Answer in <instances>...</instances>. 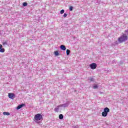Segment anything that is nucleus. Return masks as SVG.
<instances>
[{"label":"nucleus","mask_w":128,"mask_h":128,"mask_svg":"<svg viewBox=\"0 0 128 128\" xmlns=\"http://www.w3.org/2000/svg\"><path fill=\"white\" fill-rule=\"evenodd\" d=\"M44 120L42 118V115L40 114H38L34 116V120L35 122L37 124H40V121L42 122Z\"/></svg>","instance_id":"nucleus-1"},{"label":"nucleus","mask_w":128,"mask_h":128,"mask_svg":"<svg viewBox=\"0 0 128 128\" xmlns=\"http://www.w3.org/2000/svg\"><path fill=\"white\" fill-rule=\"evenodd\" d=\"M128 39V36L126 34H122L120 37L118 38V42L120 44H122V42H126Z\"/></svg>","instance_id":"nucleus-2"},{"label":"nucleus","mask_w":128,"mask_h":128,"mask_svg":"<svg viewBox=\"0 0 128 128\" xmlns=\"http://www.w3.org/2000/svg\"><path fill=\"white\" fill-rule=\"evenodd\" d=\"M108 112H110V108L106 107L104 108V112H102V116H108Z\"/></svg>","instance_id":"nucleus-3"},{"label":"nucleus","mask_w":128,"mask_h":128,"mask_svg":"<svg viewBox=\"0 0 128 128\" xmlns=\"http://www.w3.org/2000/svg\"><path fill=\"white\" fill-rule=\"evenodd\" d=\"M90 66L91 70H96L98 65H96V63H92L90 64Z\"/></svg>","instance_id":"nucleus-4"},{"label":"nucleus","mask_w":128,"mask_h":128,"mask_svg":"<svg viewBox=\"0 0 128 128\" xmlns=\"http://www.w3.org/2000/svg\"><path fill=\"white\" fill-rule=\"evenodd\" d=\"M8 98H12V100L14 99V94L13 93H8Z\"/></svg>","instance_id":"nucleus-5"},{"label":"nucleus","mask_w":128,"mask_h":128,"mask_svg":"<svg viewBox=\"0 0 128 128\" xmlns=\"http://www.w3.org/2000/svg\"><path fill=\"white\" fill-rule=\"evenodd\" d=\"M26 106V104H22L19 105L17 106L16 110H20V108H22L23 106Z\"/></svg>","instance_id":"nucleus-6"},{"label":"nucleus","mask_w":128,"mask_h":128,"mask_svg":"<svg viewBox=\"0 0 128 128\" xmlns=\"http://www.w3.org/2000/svg\"><path fill=\"white\" fill-rule=\"evenodd\" d=\"M60 106H62V105H60V106H57L56 108H54V111L56 112H58V110H60Z\"/></svg>","instance_id":"nucleus-7"},{"label":"nucleus","mask_w":128,"mask_h":128,"mask_svg":"<svg viewBox=\"0 0 128 128\" xmlns=\"http://www.w3.org/2000/svg\"><path fill=\"white\" fill-rule=\"evenodd\" d=\"M60 48H61V50H66V46H64V45H61L60 46Z\"/></svg>","instance_id":"nucleus-8"},{"label":"nucleus","mask_w":128,"mask_h":128,"mask_svg":"<svg viewBox=\"0 0 128 128\" xmlns=\"http://www.w3.org/2000/svg\"><path fill=\"white\" fill-rule=\"evenodd\" d=\"M59 118L60 120H62V118H64V115H62V114H60L59 115Z\"/></svg>","instance_id":"nucleus-9"},{"label":"nucleus","mask_w":128,"mask_h":128,"mask_svg":"<svg viewBox=\"0 0 128 128\" xmlns=\"http://www.w3.org/2000/svg\"><path fill=\"white\" fill-rule=\"evenodd\" d=\"M3 114H4V116H10V112H4Z\"/></svg>","instance_id":"nucleus-10"},{"label":"nucleus","mask_w":128,"mask_h":128,"mask_svg":"<svg viewBox=\"0 0 128 128\" xmlns=\"http://www.w3.org/2000/svg\"><path fill=\"white\" fill-rule=\"evenodd\" d=\"M70 50L68 49L66 51V54L67 56H68V54H70Z\"/></svg>","instance_id":"nucleus-11"},{"label":"nucleus","mask_w":128,"mask_h":128,"mask_svg":"<svg viewBox=\"0 0 128 128\" xmlns=\"http://www.w3.org/2000/svg\"><path fill=\"white\" fill-rule=\"evenodd\" d=\"M54 54H55V56H58V51H55L54 52Z\"/></svg>","instance_id":"nucleus-12"},{"label":"nucleus","mask_w":128,"mask_h":128,"mask_svg":"<svg viewBox=\"0 0 128 128\" xmlns=\"http://www.w3.org/2000/svg\"><path fill=\"white\" fill-rule=\"evenodd\" d=\"M5 50L4 48H2L0 50V52H5Z\"/></svg>","instance_id":"nucleus-13"},{"label":"nucleus","mask_w":128,"mask_h":128,"mask_svg":"<svg viewBox=\"0 0 128 128\" xmlns=\"http://www.w3.org/2000/svg\"><path fill=\"white\" fill-rule=\"evenodd\" d=\"M22 6H28V3L24 2V3L22 4Z\"/></svg>","instance_id":"nucleus-14"},{"label":"nucleus","mask_w":128,"mask_h":128,"mask_svg":"<svg viewBox=\"0 0 128 128\" xmlns=\"http://www.w3.org/2000/svg\"><path fill=\"white\" fill-rule=\"evenodd\" d=\"M6 44H8V42L6 41H5L2 42V45L3 46H6Z\"/></svg>","instance_id":"nucleus-15"},{"label":"nucleus","mask_w":128,"mask_h":128,"mask_svg":"<svg viewBox=\"0 0 128 128\" xmlns=\"http://www.w3.org/2000/svg\"><path fill=\"white\" fill-rule=\"evenodd\" d=\"M64 10H61L60 12V13L61 14H64Z\"/></svg>","instance_id":"nucleus-16"},{"label":"nucleus","mask_w":128,"mask_h":128,"mask_svg":"<svg viewBox=\"0 0 128 128\" xmlns=\"http://www.w3.org/2000/svg\"><path fill=\"white\" fill-rule=\"evenodd\" d=\"M72 6H70V8H69V10L70 12H72Z\"/></svg>","instance_id":"nucleus-17"},{"label":"nucleus","mask_w":128,"mask_h":128,"mask_svg":"<svg viewBox=\"0 0 128 128\" xmlns=\"http://www.w3.org/2000/svg\"><path fill=\"white\" fill-rule=\"evenodd\" d=\"M93 88L96 89L98 88V85H95L93 86Z\"/></svg>","instance_id":"nucleus-18"},{"label":"nucleus","mask_w":128,"mask_h":128,"mask_svg":"<svg viewBox=\"0 0 128 128\" xmlns=\"http://www.w3.org/2000/svg\"><path fill=\"white\" fill-rule=\"evenodd\" d=\"M90 80L91 82H94V78H90Z\"/></svg>","instance_id":"nucleus-19"},{"label":"nucleus","mask_w":128,"mask_h":128,"mask_svg":"<svg viewBox=\"0 0 128 128\" xmlns=\"http://www.w3.org/2000/svg\"><path fill=\"white\" fill-rule=\"evenodd\" d=\"M67 16H68V14H66L64 13V18H66Z\"/></svg>","instance_id":"nucleus-20"},{"label":"nucleus","mask_w":128,"mask_h":128,"mask_svg":"<svg viewBox=\"0 0 128 128\" xmlns=\"http://www.w3.org/2000/svg\"><path fill=\"white\" fill-rule=\"evenodd\" d=\"M2 48V45L0 44V50Z\"/></svg>","instance_id":"nucleus-21"}]
</instances>
